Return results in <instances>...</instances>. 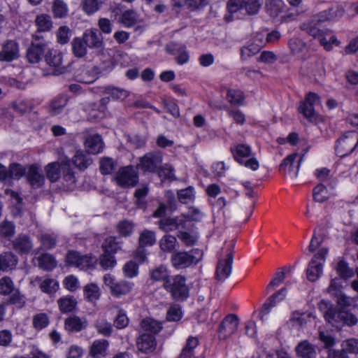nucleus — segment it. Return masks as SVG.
Here are the masks:
<instances>
[{
	"instance_id": "f257e3e1",
	"label": "nucleus",
	"mask_w": 358,
	"mask_h": 358,
	"mask_svg": "<svg viewBox=\"0 0 358 358\" xmlns=\"http://www.w3.org/2000/svg\"><path fill=\"white\" fill-rule=\"evenodd\" d=\"M319 307L323 311L326 321L337 329L343 324L352 326L357 323V319L354 315L344 310L337 312L327 301H321Z\"/></svg>"
},
{
	"instance_id": "f03ea898",
	"label": "nucleus",
	"mask_w": 358,
	"mask_h": 358,
	"mask_svg": "<svg viewBox=\"0 0 358 358\" xmlns=\"http://www.w3.org/2000/svg\"><path fill=\"white\" fill-rule=\"evenodd\" d=\"M301 29L315 38L318 39L320 44L327 51H330L334 45L338 46L340 44V41L334 35L328 30L320 29L319 24L315 22V20L303 22L301 25Z\"/></svg>"
},
{
	"instance_id": "7ed1b4c3",
	"label": "nucleus",
	"mask_w": 358,
	"mask_h": 358,
	"mask_svg": "<svg viewBox=\"0 0 358 358\" xmlns=\"http://www.w3.org/2000/svg\"><path fill=\"white\" fill-rule=\"evenodd\" d=\"M328 252V248L323 247L314 255L306 271V278L309 281L315 282L322 275L323 266Z\"/></svg>"
},
{
	"instance_id": "20e7f679",
	"label": "nucleus",
	"mask_w": 358,
	"mask_h": 358,
	"mask_svg": "<svg viewBox=\"0 0 358 358\" xmlns=\"http://www.w3.org/2000/svg\"><path fill=\"white\" fill-rule=\"evenodd\" d=\"M203 253L198 249L189 252H178L174 253L171 259L173 267L182 269L196 264L202 259Z\"/></svg>"
},
{
	"instance_id": "39448f33",
	"label": "nucleus",
	"mask_w": 358,
	"mask_h": 358,
	"mask_svg": "<svg viewBox=\"0 0 358 358\" xmlns=\"http://www.w3.org/2000/svg\"><path fill=\"white\" fill-rule=\"evenodd\" d=\"M358 145V133L348 131L338 139L336 145V155L341 157L350 154Z\"/></svg>"
},
{
	"instance_id": "423d86ee",
	"label": "nucleus",
	"mask_w": 358,
	"mask_h": 358,
	"mask_svg": "<svg viewBox=\"0 0 358 358\" xmlns=\"http://www.w3.org/2000/svg\"><path fill=\"white\" fill-rule=\"evenodd\" d=\"M185 278L182 275H176L172 279L166 280L164 287L171 292L176 299H185L189 295Z\"/></svg>"
},
{
	"instance_id": "0eeeda50",
	"label": "nucleus",
	"mask_w": 358,
	"mask_h": 358,
	"mask_svg": "<svg viewBox=\"0 0 358 358\" xmlns=\"http://www.w3.org/2000/svg\"><path fill=\"white\" fill-rule=\"evenodd\" d=\"M103 282L106 286L109 287L111 294L116 297L130 293L134 285L130 281L121 280L117 282L115 277L109 273L103 276Z\"/></svg>"
},
{
	"instance_id": "6e6552de",
	"label": "nucleus",
	"mask_w": 358,
	"mask_h": 358,
	"mask_svg": "<svg viewBox=\"0 0 358 358\" xmlns=\"http://www.w3.org/2000/svg\"><path fill=\"white\" fill-rule=\"evenodd\" d=\"M20 57V45L15 40H6L0 44V62H11Z\"/></svg>"
},
{
	"instance_id": "1a4fd4ad",
	"label": "nucleus",
	"mask_w": 358,
	"mask_h": 358,
	"mask_svg": "<svg viewBox=\"0 0 358 358\" xmlns=\"http://www.w3.org/2000/svg\"><path fill=\"white\" fill-rule=\"evenodd\" d=\"M115 180L120 187H133L138 182V176L132 166H124L117 171Z\"/></svg>"
},
{
	"instance_id": "9d476101",
	"label": "nucleus",
	"mask_w": 358,
	"mask_h": 358,
	"mask_svg": "<svg viewBox=\"0 0 358 358\" xmlns=\"http://www.w3.org/2000/svg\"><path fill=\"white\" fill-rule=\"evenodd\" d=\"M162 162V157L159 153L150 152L141 158L137 167L143 171H156Z\"/></svg>"
},
{
	"instance_id": "9b49d317",
	"label": "nucleus",
	"mask_w": 358,
	"mask_h": 358,
	"mask_svg": "<svg viewBox=\"0 0 358 358\" xmlns=\"http://www.w3.org/2000/svg\"><path fill=\"white\" fill-rule=\"evenodd\" d=\"M233 256L229 251L224 259H220L216 268V279L223 282L227 279L232 271Z\"/></svg>"
},
{
	"instance_id": "f8f14e48",
	"label": "nucleus",
	"mask_w": 358,
	"mask_h": 358,
	"mask_svg": "<svg viewBox=\"0 0 358 358\" xmlns=\"http://www.w3.org/2000/svg\"><path fill=\"white\" fill-rule=\"evenodd\" d=\"M285 8L282 0H267L266 2V13L273 18L286 21L289 16L285 14Z\"/></svg>"
},
{
	"instance_id": "ddd939ff",
	"label": "nucleus",
	"mask_w": 358,
	"mask_h": 358,
	"mask_svg": "<svg viewBox=\"0 0 358 358\" xmlns=\"http://www.w3.org/2000/svg\"><path fill=\"white\" fill-rule=\"evenodd\" d=\"M156 241L155 234L153 231L144 230L139 236L140 248L136 252V257L141 262H143L146 258L145 250L143 248L145 246L152 245Z\"/></svg>"
},
{
	"instance_id": "4468645a",
	"label": "nucleus",
	"mask_w": 358,
	"mask_h": 358,
	"mask_svg": "<svg viewBox=\"0 0 358 358\" xmlns=\"http://www.w3.org/2000/svg\"><path fill=\"white\" fill-rule=\"evenodd\" d=\"M186 227V217L181 215L174 218H166L159 221V228L164 231H171Z\"/></svg>"
},
{
	"instance_id": "2eb2a0df",
	"label": "nucleus",
	"mask_w": 358,
	"mask_h": 358,
	"mask_svg": "<svg viewBox=\"0 0 358 358\" xmlns=\"http://www.w3.org/2000/svg\"><path fill=\"white\" fill-rule=\"evenodd\" d=\"M238 320L235 315H227L222 321L220 326V336L222 338L234 334L238 328Z\"/></svg>"
},
{
	"instance_id": "dca6fc26",
	"label": "nucleus",
	"mask_w": 358,
	"mask_h": 358,
	"mask_svg": "<svg viewBox=\"0 0 358 358\" xmlns=\"http://www.w3.org/2000/svg\"><path fill=\"white\" fill-rule=\"evenodd\" d=\"M86 151L92 155L101 152L104 148L102 138L99 134H92L86 137L84 142Z\"/></svg>"
},
{
	"instance_id": "f3484780",
	"label": "nucleus",
	"mask_w": 358,
	"mask_h": 358,
	"mask_svg": "<svg viewBox=\"0 0 358 358\" xmlns=\"http://www.w3.org/2000/svg\"><path fill=\"white\" fill-rule=\"evenodd\" d=\"M101 103H87L84 106V109L88 113L89 118L91 120H96L104 116V105L108 102V99L103 98L101 100Z\"/></svg>"
},
{
	"instance_id": "a211bd4d",
	"label": "nucleus",
	"mask_w": 358,
	"mask_h": 358,
	"mask_svg": "<svg viewBox=\"0 0 358 358\" xmlns=\"http://www.w3.org/2000/svg\"><path fill=\"white\" fill-rule=\"evenodd\" d=\"M34 282L38 284V287L42 292L50 296L55 294L59 289V282L56 279L49 277H45V278L36 277L34 279Z\"/></svg>"
},
{
	"instance_id": "6ab92c4d",
	"label": "nucleus",
	"mask_w": 358,
	"mask_h": 358,
	"mask_svg": "<svg viewBox=\"0 0 358 358\" xmlns=\"http://www.w3.org/2000/svg\"><path fill=\"white\" fill-rule=\"evenodd\" d=\"M296 157L297 154L296 153L289 155L284 159L280 166V170L287 171L292 178H295L298 176V171L302 162V157H301L297 165L294 166V164Z\"/></svg>"
},
{
	"instance_id": "aec40b11",
	"label": "nucleus",
	"mask_w": 358,
	"mask_h": 358,
	"mask_svg": "<svg viewBox=\"0 0 358 358\" xmlns=\"http://www.w3.org/2000/svg\"><path fill=\"white\" fill-rule=\"evenodd\" d=\"M315 316L312 312L296 311L292 313L290 322L294 327H303L308 323L313 322Z\"/></svg>"
},
{
	"instance_id": "412c9836",
	"label": "nucleus",
	"mask_w": 358,
	"mask_h": 358,
	"mask_svg": "<svg viewBox=\"0 0 358 358\" xmlns=\"http://www.w3.org/2000/svg\"><path fill=\"white\" fill-rule=\"evenodd\" d=\"M27 178L29 184L34 188L41 187L45 180L41 169L36 165L29 166L27 173Z\"/></svg>"
},
{
	"instance_id": "4be33fe9",
	"label": "nucleus",
	"mask_w": 358,
	"mask_h": 358,
	"mask_svg": "<svg viewBox=\"0 0 358 358\" xmlns=\"http://www.w3.org/2000/svg\"><path fill=\"white\" fill-rule=\"evenodd\" d=\"M45 50L46 48L43 43H32L27 51V60L32 64L38 63Z\"/></svg>"
},
{
	"instance_id": "5701e85b",
	"label": "nucleus",
	"mask_w": 358,
	"mask_h": 358,
	"mask_svg": "<svg viewBox=\"0 0 358 358\" xmlns=\"http://www.w3.org/2000/svg\"><path fill=\"white\" fill-rule=\"evenodd\" d=\"M343 13L344 10L342 8H332L328 11L324 10L313 16L311 20H315V22L318 24L326 20H334L341 17L343 15Z\"/></svg>"
},
{
	"instance_id": "b1692460",
	"label": "nucleus",
	"mask_w": 358,
	"mask_h": 358,
	"mask_svg": "<svg viewBox=\"0 0 358 358\" xmlns=\"http://www.w3.org/2000/svg\"><path fill=\"white\" fill-rule=\"evenodd\" d=\"M33 243L29 236L20 235L13 242L14 250L20 255H27L33 249Z\"/></svg>"
},
{
	"instance_id": "393cba45",
	"label": "nucleus",
	"mask_w": 358,
	"mask_h": 358,
	"mask_svg": "<svg viewBox=\"0 0 358 358\" xmlns=\"http://www.w3.org/2000/svg\"><path fill=\"white\" fill-rule=\"evenodd\" d=\"M62 163L64 185L68 189H73L76 184V177L74 173L71 169V160L65 158V160H62Z\"/></svg>"
},
{
	"instance_id": "a878e982",
	"label": "nucleus",
	"mask_w": 358,
	"mask_h": 358,
	"mask_svg": "<svg viewBox=\"0 0 358 358\" xmlns=\"http://www.w3.org/2000/svg\"><path fill=\"white\" fill-rule=\"evenodd\" d=\"M287 294L286 289H281L279 292L271 296L268 301L263 305L261 310V319L263 320L264 317L268 315L270 309L274 307L278 303L284 299Z\"/></svg>"
},
{
	"instance_id": "bb28decb",
	"label": "nucleus",
	"mask_w": 358,
	"mask_h": 358,
	"mask_svg": "<svg viewBox=\"0 0 358 358\" xmlns=\"http://www.w3.org/2000/svg\"><path fill=\"white\" fill-rule=\"evenodd\" d=\"M341 287L342 285L341 280L339 278H335L331 280V283L327 289V291L331 295L337 297L338 303L345 306L349 303V299L341 292Z\"/></svg>"
},
{
	"instance_id": "cd10ccee",
	"label": "nucleus",
	"mask_w": 358,
	"mask_h": 358,
	"mask_svg": "<svg viewBox=\"0 0 358 358\" xmlns=\"http://www.w3.org/2000/svg\"><path fill=\"white\" fill-rule=\"evenodd\" d=\"M156 345L154 336L150 334H143L137 341L138 350L148 353L152 352Z\"/></svg>"
},
{
	"instance_id": "c85d7f7f",
	"label": "nucleus",
	"mask_w": 358,
	"mask_h": 358,
	"mask_svg": "<svg viewBox=\"0 0 358 358\" xmlns=\"http://www.w3.org/2000/svg\"><path fill=\"white\" fill-rule=\"evenodd\" d=\"M296 351L299 358H315L317 356L315 346L307 341L299 343L296 348Z\"/></svg>"
},
{
	"instance_id": "c756f323",
	"label": "nucleus",
	"mask_w": 358,
	"mask_h": 358,
	"mask_svg": "<svg viewBox=\"0 0 358 358\" xmlns=\"http://www.w3.org/2000/svg\"><path fill=\"white\" fill-rule=\"evenodd\" d=\"M68 99L66 96L63 94L54 98L49 106V113L52 116L60 115L64 111Z\"/></svg>"
},
{
	"instance_id": "7c9ffc66",
	"label": "nucleus",
	"mask_w": 358,
	"mask_h": 358,
	"mask_svg": "<svg viewBox=\"0 0 358 358\" xmlns=\"http://www.w3.org/2000/svg\"><path fill=\"white\" fill-rule=\"evenodd\" d=\"M17 264V257L10 252L0 255V273L13 269Z\"/></svg>"
},
{
	"instance_id": "2f4dec72",
	"label": "nucleus",
	"mask_w": 358,
	"mask_h": 358,
	"mask_svg": "<svg viewBox=\"0 0 358 358\" xmlns=\"http://www.w3.org/2000/svg\"><path fill=\"white\" fill-rule=\"evenodd\" d=\"M65 158L66 157H61L59 162L50 163L45 166L47 178L51 182H55L59 178L61 171H62V160H65Z\"/></svg>"
},
{
	"instance_id": "473e14b6",
	"label": "nucleus",
	"mask_w": 358,
	"mask_h": 358,
	"mask_svg": "<svg viewBox=\"0 0 358 358\" xmlns=\"http://www.w3.org/2000/svg\"><path fill=\"white\" fill-rule=\"evenodd\" d=\"M109 343L103 339L96 340L93 342L90 354L93 358H101L106 355Z\"/></svg>"
},
{
	"instance_id": "72a5a7b5",
	"label": "nucleus",
	"mask_w": 358,
	"mask_h": 358,
	"mask_svg": "<svg viewBox=\"0 0 358 358\" xmlns=\"http://www.w3.org/2000/svg\"><path fill=\"white\" fill-rule=\"evenodd\" d=\"M83 296L85 299L91 303H96L100 298L101 291L99 287L95 283H90L83 287Z\"/></svg>"
},
{
	"instance_id": "f704fd0d",
	"label": "nucleus",
	"mask_w": 358,
	"mask_h": 358,
	"mask_svg": "<svg viewBox=\"0 0 358 358\" xmlns=\"http://www.w3.org/2000/svg\"><path fill=\"white\" fill-rule=\"evenodd\" d=\"M47 64L55 69H59L62 63V52L57 50L49 49L45 55Z\"/></svg>"
},
{
	"instance_id": "c9c22d12",
	"label": "nucleus",
	"mask_w": 358,
	"mask_h": 358,
	"mask_svg": "<svg viewBox=\"0 0 358 358\" xmlns=\"http://www.w3.org/2000/svg\"><path fill=\"white\" fill-rule=\"evenodd\" d=\"M92 162V159L82 150H78L73 155L71 164H73L79 169H87Z\"/></svg>"
},
{
	"instance_id": "e433bc0d",
	"label": "nucleus",
	"mask_w": 358,
	"mask_h": 358,
	"mask_svg": "<svg viewBox=\"0 0 358 358\" xmlns=\"http://www.w3.org/2000/svg\"><path fill=\"white\" fill-rule=\"evenodd\" d=\"M289 48L292 55L302 57L307 51V46L304 41L299 38H292L289 41Z\"/></svg>"
},
{
	"instance_id": "4c0bfd02",
	"label": "nucleus",
	"mask_w": 358,
	"mask_h": 358,
	"mask_svg": "<svg viewBox=\"0 0 358 358\" xmlns=\"http://www.w3.org/2000/svg\"><path fill=\"white\" fill-rule=\"evenodd\" d=\"M172 54L175 55L176 61L179 65L187 64L189 60L190 56L185 45H174L172 50Z\"/></svg>"
},
{
	"instance_id": "58836bf2",
	"label": "nucleus",
	"mask_w": 358,
	"mask_h": 358,
	"mask_svg": "<svg viewBox=\"0 0 358 358\" xmlns=\"http://www.w3.org/2000/svg\"><path fill=\"white\" fill-rule=\"evenodd\" d=\"M38 262L41 269L48 271L53 270L57 265L55 258L48 253H43L39 256Z\"/></svg>"
},
{
	"instance_id": "ea45409f",
	"label": "nucleus",
	"mask_w": 358,
	"mask_h": 358,
	"mask_svg": "<svg viewBox=\"0 0 358 358\" xmlns=\"http://www.w3.org/2000/svg\"><path fill=\"white\" fill-rule=\"evenodd\" d=\"M87 326V320H82L77 316L67 318L65 320V327L69 331H79L83 329H85Z\"/></svg>"
},
{
	"instance_id": "a19ab883",
	"label": "nucleus",
	"mask_w": 358,
	"mask_h": 358,
	"mask_svg": "<svg viewBox=\"0 0 358 358\" xmlns=\"http://www.w3.org/2000/svg\"><path fill=\"white\" fill-rule=\"evenodd\" d=\"M83 39L89 48L99 47L101 45L96 29L86 30L83 34Z\"/></svg>"
},
{
	"instance_id": "79ce46f5",
	"label": "nucleus",
	"mask_w": 358,
	"mask_h": 358,
	"mask_svg": "<svg viewBox=\"0 0 358 358\" xmlns=\"http://www.w3.org/2000/svg\"><path fill=\"white\" fill-rule=\"evenodd\" d=\"M57 304L61 312L69 313L76 308L77 301L72 296H64L58 299Z\"/></svg>"
},
{
	"instance_id": "37998d69",
	"label": "nucleus",
	"mask_w": 358,
	"mask_h": 358,
	"mask_svg": "<svg viewBox=\"0 0 358 358\" xmlns=\"http://www.w3.org/2000/svg\"><path fill=\"white\" fill-rule=\"evenodd\" d=\"M159 246L162 251L171 252L178 246V243L175 236L164 235L159 241Z\"/></svg>"
},
{
	"instance_id": "c03bdc74",
	"label": "nucleus",
	"mask_w": 358,
	"mask_h": 358,
	"mask_svg": "<svg viewBox=\"0 0 358 358\" xmlns=\"http://www.w3.org/2000/svg\"><path fill=\"white\" fill-rule=\"evenodd\" d=\"M199 345V338L194 336H189L187 343L182 349L180 358H191L194 355V350Z\"/></svg>"
},
{
	"instance_id": "a18cd8bd",
	"label": "nucleus",
	"mask_w": 358,
	"mask_h": 358,
	"mask_svg": "<svg viewBox=\"0 0 358 358\" xmlns=\"http://www.w3.org/2000/svg\"><path fill=\"white\" fill-rule=\"evenodd\" d=\"M121 245L122 242L117 241L116 237L110 236L105 239L102 247L104 252L113 255L120 250Z\"/></svg>"
},
{
	"instance_id": "49530a36",
	"label": "nucleus",
	"mask_w": 358,
	"mask_h": 358,
	"mask_svg": "<svg viewBox=\"0 0 358 358\" xmlns=\"http://www.w3.org/2000/svg\"><path fill=\"white\" fill-rule=\"evenodd\" d=\"M142 329L146 331V334H155L159 332L162 328V324L152 318H145L141 322Z\"/></svg>"
},
{
	"instance_id": "de8ad7c7",
	"label": "nucleus",
	"mask_w": 358,
	"mask_h": 358,
	"mask_svg": "<svg viewBox=\"0 0 358 358\" xmlns=\"http://www.w3.org/2000/svg\"><path fill=\"white\" fill-rule=\"evenodd\" d=\"M76 78L78 81L80 83L85 84L92 83L98 78L96 69L94 68L84 69L76 76Z\"/></svg>"
},
{
	"instance_id": "09e8293b",
	"label": "nucleus",
	"mask_w": 358,
	"mask_h": 358,
	"mask_svg": "<svg viewBox=\"0 0 358 358\" xmlns=\"http://www.w3.org/2000/svg\"><path fill=\"white\" fill-rule=\"evenodd\" d=\"M97 332L104 336H110L113 333V326L103 317H99L95 322Z\"/></svg>"
},
{
	"instance_id": "8fccbe9b",
	"label": "nucleus",
	"mask_w": 358,
	"mask_h": 358,
	"mask_svg": "<svg viewBox=\"0 0 358 358\" xmlns=\"http://www.w3.org/2000/svg\"><path fill=\"white\" fill-rule=\"evenodd\" d=\"M299 110L303 116L311 122H316L319 119V115L315 112L314 106L307 103L302 102Z\"/></svg>"
},
{
	"instance_id": "3c124183",
	"label": "nucleus",
	"mask_w": 358,
	"mask_h": 358,
	"mask_svg": "<svg viewBox=\"0 0 358 358\" xmlns=\"http://www.w3.org/2000/svg\"><path fill=\"white\" fill-rule=\"evenodd\" d=\"M102 1L99 0H83L81 3V7L83 12L91 15L97 12L101 7Z\"/></svg>"
},
{
	"instance_id": "603ef678",
	"label": "nucleus",
	"mask_w": 358,
	"mask_h": 358,
	"mask_svg": "<svg viewBox=\"0 0 358 358\" xmlns=\"http://www.w3.org/2000/svg\"><path fill=\"white\" fill-rule=\"evenodd\" d=\"M252 154L251 148L245 144L236 145L234 152V158L238 163L243 162V160L250 157Z\"/></svg>"
},
{
	"instance_id": "864d4df0",
	"label": "nucleus",
	"mask_w": 358,
	"mask_h": 358,
	"mask_svg": "<svg viewBox=\"0 0 358 358\" xmlns=\"http://www.w3.org/2000/svg\"><path fill=\"white\" fill-rule=\"evenodd\" d=\"M150 277L155 281L169 280V273L166 266L160 265L150 271Z\"/></svg>"
},
{
	"instance_id": "5fc2aeb1",
	"label": "nucleus",
	"mask_w": 358,
	"mask_h": 358,
	"mask_svg": "<svg viewBox=\"0 0 358 358\" xmlns=\"http://www.w3.org/2000/svg\"><path fill=\"white\" fill-rule=\"evenodd\" d=\"M87 44L81 38H75L72 41V50L77 57H83L87 53Z\"/></svg>"
},
{
	"instance_id": "6e6d98bb",
	"label": "nucleus",
	"mask_w": 358,
	"mask_h": 358,
	"mask_svg": "<svg viewBox=\"0 0 358 358\" xmlns=\"http://www.w3.org/2000/svg\"><path fill=\"white\" fill-rule=\"evenodd\" d=\"M35 22L38 30L40 31H48L52 26L51 17L46 14L38 15L35 20Z\"/></svg>"
},
{
	"instance_id": "4d7b16f0",
	"label": "nucleus",
	"mask_w": 358,
	"mask_h": 358,
	"mask_svg": "<svg viewBox=\"0 0 358 358\" xmlns=\"http://www.w3.org/2000/svg\"><path fill=\"white\" fill-rule=\"evenodd\" d=\"M79 259H80L79 262H78L76 268L83 271L92 269L96 262V258L92 256L80 255Z\"/></svg>"
},
{
	"instance_id": "13d9d810",
	"label": "nucleus",
	"mask_w": 358,
	"mask_h": 358,
	"mask_svg": "<svg viewBox=\"0 0 358 358\" xmlns=\"http://www.w3.org/2000/svg\"><path fill=\"white\" fill-rule=\"evenodd\" d=\"M79 259H80L79 262H78L76 268L83 271L92 269L96 262V258L92 256L80 255Z\"/></svg>"
},
{
	"instance_id": "bf43d9fd",
	"label": "nucleus",
	"mask_w": 358,
	"mask_h": 358,
	"mask_svg": "<svg viewBox=\"0 0 358 358\" xmlns=\"http://www.w3.org/2000/svg\"><path fill=\"white\" fill-rule=\"evenodd\" d=\"M25 174V169L19 164H11L8 169L9 184L13 180H19Z\"/></svg>"
},
{
	"instance_id": "052dcab7",
	"label": "nucleus",
	"mask_w": 358,
	"mask_h": 358,
	"mask_svg": "<svg viewBox=\"0 0 358 358\" xmlns=\"http://www.w3.org/2000/svg\"><path fill=\"white\" fill-rule=\"evenodd\" d=\"M52 13L54 16L57 18H62L68 14V6L62 0H55L52 4Z\"/></svg>"
},
{
	"instance_id": "680f3d73",
	"label": "nucleus",
	"mask_w": 358,
	"mask_h": 358,
	"mask_svg": "<svg viewBox=\"0 0 358 358\" xmlns=\"http://www.w3.org/2000/svg\"><path fill=\"white\" fill-rule=\"evenodd\" d=\"M178 200L182 203L192 202L195 199V191L192 187L180 189L178 192Z\"/></svg>"
},
{
	"instance_id": "e2e57ef3",
	"label": "nucleus",
	"mask_w": 358,
	"mask_h": 358,
	"mask_svg": "<svg viewBox=\"0 0 358 358\" xmlns=\"http://www.w3.org/2000/svg\"><path fill=\"white\" fill-rule=\"evenodd\" d=\"M337 273L343 279H348L353 275V271L350 268L348 264L343 259H340L336 266Z\"/></svg>"
},
{
	"instance_id": "0e129e2a",
	"label": "nucleus",
	"mask_w": 358,
	"mask_h": 358,
	"mask_svg": "<svg viewBox=\"0 0 358 358\" xmlns=\"http://www.w3.org/2000/svg\"><path fill=\"white\" fill-rule=\"evenodd\" d=\"M99 264L101 268L104 270H109L113 268L117 262L113 255L104 252L100 257Z\"/></svg>"
},
{
	"instance_id": "69168bd1",
	"label": "nucleus",
	"mask_w": 358,
	"mask_h": 358,
	"mask_svg": "<svg viewBox=\"0 0 358 358\" xmlns=\"http://www.w3.org/2000/svg\"><path fill=\"white\" fill-rule=\"evenodd\" d=\"M227 99L231 104L241 105L244 101V96L241 90L230 89L227 92Z\"/></svg>"
},
{
	"instance_id": "338daca9",
	"label": "nucleus",
	"mask_w": 358,
	"mask_h": 358,
	"mask_svg": "<svg viewBox=\"0 0 358 358\" xmlns=\"http://www.w3.org/2000/svg\"><path fill=\"white\" fill-rule=\"evenodd\" d=\"M43 249L50 250L54 248L57 243L56 236L54 234H43L38 238Z\"/></svg>"
},
{
	"instance_id": "774afa93",
	"label": "nucleus",
	"mask_w": 358,
	"mask_h": 358,
	"mask_svg": "<svg viewBox=\"0 0 358 358\" xmlns=\"http://www.w3.org/2000/svg\"><path fill=\"white\" fill-rule=\"evenodd\" d=\"M134 224L129 220L120 221L117 225V231L122 236H129L133 232Z\"/></svg>"
}]
</instances>
